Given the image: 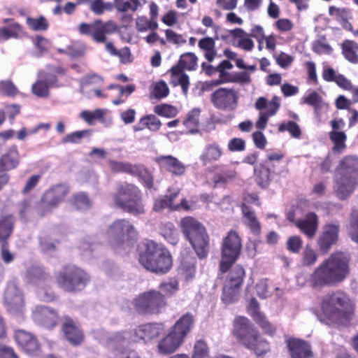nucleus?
<instances>
[{
    "label": "nucleus",
    "instance_id": "nucleus-41",
    "mask_svg": "<svg viewBox=\"0 0 358 358\" xmlns=\"http://www.w3.org/2000/svg\"><path fill=\"white\" fill-rule=\"evenodd\" d=\"M342 54L349 62L358 64V43L346 39L341 45Z\"/></svg>",
    "mask_w": 358,
    "mask_h": 358
},
{
    "label": "nucleus",
    "instance_id": "nucleus-35",
    "mask_svg": "<svg viewBox=\"0 0 358 358\" xmlns=\"http://www.w3.org/2000/svg\"><path fill=\"white\" fill-rule=\"evenodd\" d=\"M131 175L138 178L139 181L145 188L148 189L153 188L155 181L153 174L145 165L142 164H134Z\"/></svg>",
    "mask_w": 358,
    "mask_h": 358
},
{
    "label": "nucleus",
    "instance_id": "nucleus-29",
    "mask_svg": "<svg viewBox=\"0 0 358 358\" xmlns=\"http://www.w3.org/2000/svg\"><path fill=\"white\" fill-rule=\"evenodd\" d=\"M329 15L333 17L338 22L342 28L348 31H353V27L350 22L353 18L352 10L345 7H336L330 6L329 7Z\"/></svg>",
    "mask_w": 358,
    "mask_h": 358
},
{
    "label": "nucleus",
    "instance_id": "nucleus-42",
    "mask_svg": "<svg viewBox=\"0 0 358 358\" xmlns=\"http://www.w3.org/2000/svg\"><path fill=\"white\" fill-rule=\"evenodd\" d=\"M268 171V169L263 166L260 163L254 168L255 180L262 188L267 187L272 180L273 176Z\"/></svg>",
    "mask_w": 358,
    "mask_h": 358
},
{
    "label": "nucleus",
    "instance_id": "nucleus-23",
    "mask_svg": "<svg viewBox=\"0 0 358 358\" xmlns=\"http://www.w3.org/2000/svg\"><path fill=\"white\" fill-rule=\"evenodd\" d=\"M15 340L22 350L29 355H34L40 350L41 345L36 336L24 330L15 331Z\"/></svg>",
    "mask_w": 358,
    "mask_h": 358
},
{
    "label": "nucleus",
    "instance_id": "nucleus-14",
    "mask_svg": "<svg viewBox=\"0 0 358 358\" xmlns=\"http://www.w3.org/2000/svg\"><path fill=\"white\" fill-rule=\"evenodd\" d=\"M69 187L65 184H59L52 186L43 194L40 205L42 210L41 215L43 216L46 213L50 212L57 208L69 193Z\"/></svg>",
    "mask_w": 358,
    "mask_h": 358
},
{
    "label": "nucleus",
    "instance_id": "nucleus-53",
    "mask_svg": "<svg viewBox=\"0 0 358 358\" xmlns=\"http://www.w3.org/2000/svg\"><path fill=\"white\" fill-rule=\"evenodd\" d=\"M27 275L29 280L32 282L41 281L45 282L50 278V275L43 268L38 266L29 268Z\"/></svg>",
    "mask_w": 358,
    "mask_h": 358
},
{
    "label": "nucleus",
    "instance_id": "nucleus-18",
    "mask_svg": "<svg viewBox=\"0 0 358 358\" xmlns=\"http://www.w3.org/2000/svg\"><path fill=\"white\" fill-rule=\"evenodd\" d=\"M290 358H314L311 344L305 340L291 337L286 341Z\"/></svg>",
    "mask_w": 358,
    "mask_h": 358
},
{
    "label": "nucleus",
    "instance_id": "nucleus-16",
    "mask_svg": "<svg viewBox=\"0 0 358 358\" xmlns=\"http://www.w3.org/2000/svg\"><path fill=\"white\" fill-rule=\"evenodd\" d=\"M3 299L8 311L13 314L23 313L25 307L23 293L15 284L8 285Z\"/></svg>",
    "mask_w": 358,
    "mask_h": 358
},
{
    "label": "nucleus",
    "instance_id": "nucleus-38",
    "mask_svg": "<svg viewBox=\"0 0 358 358\" xmlns=\"http://www.w3.org/2000/svg\"><path fill=\"white\" fill-rule=\"evenodd\" d=\"M162 122L153 114L145 115L141 117L138 122L134 127L135 131L148 129L151 131H157L162 127Z\"/></svg>",
    "mask_w": 358,
    "mask_h": 358
},
{
    "label": "nucleus",
    "instance_id": "nucleus-15",
    "mask_svg": "<svg viewBox=\"0 0 358 358\" xmlns=\"http://www.w3.org/2000/svg\"><path fill=\"white\" fill-rule=\"evenodd\" d=\"M31 317L36 323L48 330L55 328L61 319L57 310L46 306H36Z\"/></svg>",
    "mask_w": 358,
    "mask_h": 358
},
{
    "label": "nucleus",
    "instance_id": "nucleus-21",
    "mask_svg": "<svg viewBox=\"0 0 358 358\" xmlns=\"http://www.w3.org/2000/svg\"><path fill=\"white\" fill-rule=\"evenodd\" d=\"M164 331V324L161 322H150L138 326L134 329L136 341H143L145 343L157 338Z\"/></svg>",
    "mask_w": 358,
    "mask_h": 358
},
{
    "label": "nucleus",
    "instance_id": "nucleus-47",
    "mask_svg": "<svg viewBox=\"0 0 358 358\" xmlns=\"http://www.w3.org/2000/svg\"><path fill=\"white\" fill-rule=\"evenodd\" d=\"M141 3L140 0H114V7L120 13L136 12Z\"/></svg>",
    "mask_w": 358,
    "mask_h": 358
},
{
    "label": "nucleus",
    "instance_id": "nucleus-33",
    "mask_svg": "<svg viewBox=\"0 0 358 358\" xmlns=\"http://www.w3.org/2000/svg\"><path fill=\"white\" fill-rule=\"evenodd\" d=\"M15 225L13 214L0 215V243H8L12 236Z\"/></svg>",
    "mask_w": 358,
    "mask_h": 358
},
{
    "label": "nucleus",
    "instance_id": "nucleus-24",
    "mask_svg": "<svg viewBox=\"0 0 358 358\" xmlns=\"http://www.w3.org/2000/svg\"><path fill=\"white\" fill-rule=\"evenodd\" d=\"M295 226L307 238L312 239L315 237L319 227V217L314 212L308 213L303 219H298Z\"/></svg>",
    "mask_w": 358,
    "mask_h": 358
},
{
    "label": "nucleus",
    "instance_id": "nucleus-56",
    "mask_svg": "<svg viewBox=\"0 0 358 358\" xmlns=\"http://www.w3.org/2000/svg\"><path fill=\"white\" fill-rule=\"evenodd\" d=\"M38 240L40 249L44 252L56 250V244L59 243V240L53 241L50 235L46 234L41 235Z\"/></svg>",
    "mask_w": 358,
    "mask_h": 358
},
{
    "label": "nucleus",
    "instance_id": "nucleus-59",
    "mask_svg": "<svg viewBox=\"0 0 358 358\" xmlns=\"http://www.w3.org/2000/svg\"><path fill=\"white\" fill-rule=\"evenodd\" d=\"M67 51L69 52V57L78 59L83 57L85 55L86 48L84 44L75 41L67 45Z\"/></svg>",
    "mask_w": 358,
    "mask_h": 358
},
{
    "label": "nucleus",
    "instance_id": "nucleus-43",
    "mask_svg": "<svg viewBox=\"0 0 358 358\" xmlns=\"http://www.w3.org/2000/svg\"><path fill=\"white\" fill-rule=\"evenodd\" d=\"M200 113V109L193 108L187 114L183 120V124L189 133L196 134L199 132Z\"/></svg>",
    "mask_w": 358,
    "mask_h": 358
},
{
    "label": "nucleus",
    "instance_id": "nucleus-61",
    "mask_svg": "<svg viewBox=\"0 0 358 358\" xmlns=\"http://www.w3.org/2000/svg\"><path fill=\"white\" fill-rule=\"evenodd\" d=\"M349 234L353 241L358 243V208L350 213Z\"/></svg>",
    "mask_w": 358,
    "mask_h": 358
},
{
    "label": "nucleus",
    "instance_id": "nucleus-60",
    "mask_svg": "<svg viewBox=\"0 0 358 358\" xmlns=\"http://www.w3.org/2000/svg\"><path fill=\"white\" fill-rule=\"evenodd\" d=\"M159 288L164 293V295L171 296L179 289V282L175 278L160 283Z\"/></svg>",
    "mask_w": 358,
    "mask_h": 358
},
{
    "label": "nucleus",
    "instance_id": "nucleus-8",
    "mask_svg": "<svg viewBox=\"0 0 358 358\" xmlns=\"http://www.w3.org/2000/svg\"><path fill=\"white\" fill-rule=\"evenodd\" d=\"M242 239L238 233L233 229L229 231L222 239L220 248L219 271L226 273L238 259L242 250Z\"/></svg>",
    "mask_w": 358,
    "mask_h": 358
},
{
    "label": "nucleus",
    "instance_id": "nucleus-9",
    "mask_svg": "<svg viewBox=\"0 0 358 358\" xmlns=\"http://www.w3.org/2000/svg\"><path fill=\"white\" fill-rule=\"evenodd\" d=\"M132 305L138 315H153L160 314L167 302L165 295L160 291L150 289L136 296Z\"/></svg>",
    "mask_w": 358,
    "mask_h": 358
},
{
    "label": "nucleus",
    "instance_id": "nucleus-48",
    "mask_svg": "<svg viewBox=\"0 0 358 358\" xmlns=\"http://www.w3.org/2000/svg\"><path fill=\"white\" fill-rule=\"evenodd\" d=\"M329 138L334 143V152H342L346 148L347 136L343 131H331L329 133Z\"/></svg>",
    "mask_w": 358,
    "mask_h": 358
},
{
    "label": "nucleus",
    "instance_id": "nucleus-44",
    "mask_svg": "<svg viewBox=\"0 0 358 358\" xmlns=\"http://www.w3.org/2000/svg\"><path fill=\"white\" fill-rule=\"evenodd\" d=\"M241 287L235 286L224 283L222 294V301L224 303L229 305L238 301Z\"/></svg>",
    "mask_w": 358,
    "mask_h": 358
},
{
    "label": "nucleus",
    "instance_id": "nucleus-55",
    "mask_svg": "<svg viewBox=\"0 0 358 358\" xmlns=\"http://www.w3.org/2000/svg\"><path fill=\"white\" fill-rule=\"evenodd\" d=\"M278 132L287 131L295 138H299L301 136V130L299 124L291 120L280 123L278 125Z\"/></svg>",
    "mask_w": 358,
    "mask_h": 358
},
{
    "label": "nucleus",
    "instance_id": "nucleus-62",
    "mask_svg": "<svg viewBox=\"0 0 358 358\" xmlns=\"http://www.w3.org/2000/svg\"><path fill=\"white\" fill-rule=\"evenodd\" d=\"M302 103L313 107L317 110H318L322 102V97L316 92L312 91L306 96L302 98Z\"/></svg>",
    "mask_w": 358,
    "mask_h": 358
},
{
    "label": "nucleus",
    "instance_id": "nucleus-27",
    "mask_svg": "<svg viewBox=\"0 0 358 358\" xmlns=\"http://www.w3.org/2000/svg\"><path fill=\"white\" fill-rule=\"evenodd\" d=\"M285 155L282 152H273L266 155V158L260 164L268 169L271 176H281L288 173V169L282 164L281 160Z\"/></svg>",
    "mask_w": 358,
    "mask_h": 358
},
{
    "label": "nucleus",
    "instance_id": "nucleus-64",
    "mask_svg": "<svg viewBox=\"0 0 358 358\" xmlns=\"http://www.w3.org/2000/svg\"><path fill=\"white\" fill-rule=\"evenodd\" d=\"M192 358H208V347L204 341L199 340L195 343Z\"/></svg>",
    "mask_w": 358,
    "mask_h": 358
},
{
    "label": "nucleus",
    "instance_id": "nucleus-20",
    "mask_svg": "<svg viewBox=\"0 0 358 358\" xmlns=\"http://www.w3.org/2000/svg\"><path fill=\"white\" fill-rule=\"evenodd\" d=\"M154 161L161 171H167L174 176H181L186 171L185 166L178 158L171 155L157 156Z\"/></svg>",
    "mask_w": 358,
    "mask_h": 358
},
{
    "label": "nucleus",
    "instance_id": "nucleus-13",
    "mask_svg": "<svg viewBox=\"0 0 358 358\" xmlns=\"http://www.w3.org/2000/svg\"><path fill=\"white\" fill-rule=\"evenodd\" d=\"M60 333L73 346L80 345L84 342L85 334L79 322L69 315H64L60 319Z\"/></svg>",
    "mask_w": 358,
    "mask_h": 358
},
{
    "label": "nucleus",
    "instance_id": "nucleus-40",
    "mask_svg": "<svg viewBox=\"0 0 358 358\" xmlns=\"http://www.w3.org/2000/svg\"><path fill=\"white\" fill-rule=\"evenodd\" d=\"M50 72L41 71L38 74V77L47 82L50 87H59L60 85L58 83L57 76H64L66 73V69L62 66H50Z\"/></svg>",
    "mask_w": 358,
    "mask_h": 358
},
{
    "label": "nucleus",
    "instance_id": "nucleus-57",
    "mask_svg": "<svg viewBox=\"0 0 358 358\" xmlns=\"http://www.w3.org/2000/svg\"><path fill=\"white\" fill-rule=\"evenodd\" d=\"M108 164L111 171L114 173H125L131 175L134 167V164L129 162H117L115 160H109Z\"/></svg>",
    "mask_w": 358,
    "mask_h": 358
},
{
    "label": "nucleus",
    "instance_id": "nucleus-58",
    "mask_svg": "<svg viewBox=\"0 0 358 358\" xmlns=\"http://www.w3.org/2000/svg\"><path fill=\"white\" fill-rule=\"evenodd\" d=\"M50 86L47 82L38 77V80L33 84L31 90L34 94L38 97H47L50 94Z\"/></svg>",
    "mask_w": 358,
    "mask_h": 358
},
{
    "label": "nucleus",
    "instance_id": "nucleus-12",
    "mask_svg": "<svg viewBox=\"0 0 358 358\" xmlns=\"http://www.w3.org/2000/svg\"><path fill=\"white\" fill-rule=\"evenodd\" d=\"M280 106L281 99L276 95H274L269 101L264 96L257 98L255 103V108L259 111V114L255 122V127L260 131L265 129L269 117L278 113Z\"/></svg>",
    "mask_w": 358,
    "mask_h": 358
},
{
    "label": "nucleus",
    "instance_id": "nucleus-32",
    "mask_svg": "<svg viewBox=\"0 0 358 358\" xmlns=\"http://www.w3.org/2000/svg\"><path fill=\"white\" fill-rule=\"evenodd\" d=\"M180 227L182 234L187 240L202 231L204 232V230H206V228L201 223L191 216L183 217L180 220Z\"/></svg>",
    "mask_w": 358,
    "mask_h": 358
},
{
    "label": "nucleus",
    "instance_id": "nucleus-19",
    "mask_svg": "<svg viewBox=\"0 0 358 358\" xmlns=\"http://www.w3.org/2000/svg\"><path fill=\"white\" fill-rule=\"evenodd\" d=\"M135 232L134 226L126 219L115 220L108 230V236L120 243L129 240Z\"/></svg>",
    "mask_w": 358,
    "mask_h": 358
},
{
    "label": "nucleus",
    "instance_id": "nucleus-3",
    "mask_svg": "<svg viewBox=\"0 0 358 358\" xmlns=\"http://www.w3.org/2000/svg\"><path fill=\"white\" fill-rule=\"evenodd\" d=\"M320 306L324 316L334 322H348L354 315L355 308L350 299L339 289L324 295Z\"/></svg>",
    "mask_w": 358,
    "mask_h": 358
},
{
    "label": "nucleus",
    "instance_id": "nucleus-17",
    "mask_svg": "<svg viewBox=\"0 0 358 358\" xmlns=\"http://www.w3.org/2000/svg\"><path fill=\"white\" fill-rule=\"evenodd\" d=\"M340 231V225L337 223H327L322 227L317 243L319 250L322 253H327L335 245L338 240Z\"/></svg>",
    "mask_w": 358,
    "mask_h": 358
},
{
    "label": "nucleus",
    "instance_id": "nucleus-49",
    "mask_svg": "<svg viewBox=\"0 0 358 358\" xmlns=\"http://www.w3.org/2000/svg\"><path fill=\"white\" fill-rule=\"evenodd\" d=\"M317 259L318 254L317 252L310 245H306L301 256V265L303 266H313L317 262Z\"/></svg>",
    "mask_w": 358,
    "mask_h": 358
},
{
    "label": "nucleus",
    "instance_id": "nucleus-6",
    "mask_svg": "<svg viewBox=\"0 0 358 358\" xmlns=\"http://www.w3.org/2000/svg\"><path fill=\"white\" fill-rule=\"evenodd\" d=\"M194 324V317L192 313L183 315L176 321L168 334L159 340L157 346V352L164 355L175 352L184 343Z\"/></svg>",
    "mask_w": 358,
    "mask_h": 358
},
{
    "label": "nucleus",
    "instance_id": "nucleus-11",
    "mask_svg": "<svg viewBox=\"0 0 358 358\" xmlns=\"http://www.w3.org/2000/svg\"><path fill=\"white\" fill-rule=\"evenodd\" d=\"M239 99L238 91L234 87H219L210 96L213 106L223 111L234 110Z\"/></svg>",
    "mask_w": 358,
    "mask_h": 358
},
{
    "label": "nucleus",
    "instance_id": "nucleus-63",
    "mask_svg": "<svg viewBox=\"0 0 358 358\" xmlns=\"http://www.w3.org/2000/svg\"><path fill=\"white\" fill-rule=\"evenodd\" d=\"M255 322L259 325L265 334L273 336L275 334L277 330L276 327L268 320L264 314L258 319H256Z\"/></svg>",
    "mask_w": 358,
    "mask_h": 358
},
{
    "label": "nucleus",
    "instance_id": "nucleus-26",
    "mask_svg": "<svg viewBox=\"0 0 358 358\" xmlns=\"http://www.w3.org/2000/svg\"><path fill=\"white\" fill-rule=\"evenodd\" d=\"M20 157L17 146H10L0 156V172H8L17 169L20 164Z\"/></svg>",
    "mask_w": 358,
    "mask_h": 358
},
{
    "label": "nucleus",
    "instance_id": "nucleus-36",
    "mask_svg": "<svg viewBox=\"0 0 358 358\" xmlns=\"http://www.w3.org/2000/svg\"><path fill=\"white\" fill-rule=\"evenodd\" d=\"M223 154V150L216 142L206 145L199 159L203 165L218 161Z\"/></svg>",
    "mask_w": 358,
    "mask_h": 358
},
{
    "label": "nucleus",
    "instance_id": "nucleus-1",
    "mask_svg": "<svg viewBox=\"0 0 358 358\" xmlns=\"http://www.w3.org/2000/svg\"><path fill=\"white\" fill-rule=\"evenodd\" d=\"M350 257L348 254L334 252L324 259L310 275L307 282L315 290L336 287L348 276Z\"/></svg>",
    "mask_w": 358,
    "mask_h": 358
},
{
    "label": "nucleus",
    "instance_id": "nucleus-45",
    "mask_svg": "<svg viewBox=\"0 0 358 358\" xmlns=\"http://www.w3.org/2000/svg\"><path fill=\"white\" fill-rule=\"evenodd\" d=\"M22 31V26L13 22L7 27H0V41L10 38H17Z\"/></svg>",
    "mask_w": 358,
    "mask_h": 358
},
{
    "label": "nucleus",
    "instance_id": "nucleus-50",
    "mask_svg": "<svg viewBox=\"0 0 358 358\" xmlns=\"http://www.w3.org/2000/svg\"><path fill=\"white\" fill-rule=\"evenodd\" d=\"M176 196V194H173L170 196H164V197L155 200L153 206V210L155 211H160L161 210L166 208L173 210H178V206L173 205V201Z\"/></svg>",
    "mask_w": 358,
    "mask_h": 358
},
{
    "label": "nucleus",
    "instance_id": "nucleus-31",
    "mask_svg": "<svg viewBox=\"0 0 358 358\" xmlns=\"http://www.w3.org/2000/svg\"><path fill=\"white\" fill-rule=\"evenodd\" d=\"M94 27L92 38L96 43H104L106 41V34L114 32L117 27L112 20L103 22L101 20H94Z\"/></svg>",
    "mask_w": 358,
    "mask_h": 358
},
{
    "label": "nucleus",
    "instance_id": "nucleus-22",
    "mask_svg": "<svg viewBox=\"0 0 358 358\" xmlns=\"http://www.w3.org/2000/svg\"><path fill=\"white\" fill-rule=\"evenodd\" d=\"M358 185V180L337 174L334 178V192L341 200L348 199Z\"/></svg>",
    "mask_w": 358,
    "mask_h": 358
},
{
    "label": "nucleus",
    "instance_id": "nucleus-7",
    "mask_svg": "<svg viewBox=\"0 0 358 358\" xmlns=\"http://www.w3.org/2000/svg\"><path fill=\"white\" fill-rule=\"evenodd\" d=\"M90 280V275L84 269L74 264L64 266L56 276L58 286L69 293L83 291Z\"/></svg>",
    "mask_w": 358,
    "mask_h": 358
},
{
    "label": "nucleus",
    "instance_id": "nucleus-25",
    "mask_svg": "<svg viewBox=\"0 0 358 358\" xmlns=\"http://www.w3.org/2000/svg\"><path fill=\"white\" fill-rule=\"evenodd\" d=\"M336 171L338 175L358 180V157L348 155L342 157L336 167Z\"/></svg>",
    "mask_w": 358,
    "mask_h": 358
},
{
    "label": "nucleus",
    "instance_id": "nucleus-5",
    "mask_svg": "<svg viewBox=\"0 0 358 358\" xmlns=\"http://www.w3.org/2000/svg\"><path fill=\"white\" fill-rule=\"evenodd\" d=\"M111 196L114 206L124 213L134 216H141L146 213L142 191L134 183H119Z\"/></svg>",
    "mask_w": 358,
    "mask_h": 358
},
{
    "label": "nucleus",
    "instance_id": "nucleus-37",
    "mask_svg": "<svg viewBox=\"0 0 358 358\" xmlns=\"http://www.w3.org/2000/svg\"><path fill=\"white\" fill-rule=\"evenodd\" d=\"M218 38L217 34H215L214 38L206 36L198 42V47L203 52L204 57L208 62H212L217 56L215 41Z\"/></svg>",
    "mask_w": 358,
    "mask_h": 358
},
{
    "label": "nucleus",
    "instance_id": "nucleus-46",
    "mask_svg": "<svg viewBox=\"0 0 358 358\" xmlns=\"http://www.w3.org/2000/svg\"><path fill=\"white\" fill-rule=\"evenodd\" d=\"M70 202L71 204L78 210H87L92 206V201L85 192L74 194Z\"/></svg>",
    "mask_w": 358,
    "mask_h": 358
},
{
    "label": "nucleus",
    "instance_id": "nucleus-54",
    "mask_svg": "<svg viewBox=\"0 0 358 358\" xmlns=\"http://www.w3.org/2000/svg\"><path fill=\"white\" fill-rule=\"evenodd\" d=\"M26 22L29 28L35 31H46L49 27L47 19L43 15L36 18L28 17Z\"/></svg>",
    "mask_w": 358,
    "mask_h": 358
},
{
    "label": "nucleus",
    "instance_id": "nucleus-4",
    "mask_svg": "<svg viewBox=\"0 0 358 358\" xmlns=\"http://www.w3.org/2000/svg\"><path fill=\"white\" fill-rule=\"evenodd\" d=\"M138 261L146 270L159 275L167 273L173 266L172 256L169 250L152 240L143 243Z\"/></svg>",
    "mask_w": 358,
    "mask_h": 358
},
{
    "label": "nucleus",
    "instance_id": "nucleus-34",
    "mask_svg": "<svg viewBox=\"0 0 358 358\" xmlns=\"http://www.w3.org/2000/svg\"><path fill=\"white\" fill-rule=\"evenodd\" d=\"M241 210L244 224L250 229V231L254 235L259 236L262 227L255 212L245 203L241 206Z\"/></svg>",
    "mask_w": 358,
    "mask_h": 358
},
{
    "label": "nucleus",
    "instance_id": "nucleus-52",
    "mask_svg": "<svg viewBox=\"0 0 358 358\" xmlns=\"http://www.w3.org/2000/svg\"><path fill=\"white\" fill-rule=\"evenodd\" d=\"M136 28L138 32L155 31L158 28V23L157 20H152L145 16H139L136 20Z\"/></svg>",
    "mask_w": 358,
    "mask_h": 358
},
{
    "label": "nucleus",
    "instance_id": "nucleus-2",
    "mask_svg": "<svg viewBox=\"0 0 358 358\" xmlns=\"http://www.w3.org/2000/svg\"><path fill=\"white\" fill-rule=\"evenodd\" d=\"M231 334L241 345L257 357H264L271 351L270 343L246 317L237 316L234 318Z\"/></svg>",
    "mask_w": 358,
    "mask_h": 358
},
{
    "label": "nucleus",
    "instance_id": "nucleus-51",
    "mask_svg": "<svg viewBox=\"0 0 358 358\" xmlns=\"http://www.w3.org/2000/svg\"><path fill=\"white\" fill-rule=\"evenodd\" d=\"M154 113L160 116L166 118L175 117L178 114V108L168 103H161L154 107Z\"/></svg>",
    "mask_w": 358,
    "mask_h": 358
},
{
    "label": "nucleus",
    "instance_id": "nucleus-30",
    "mask_svg": "<svg viewBox=\"0 0 358 358\" xmlns=\"http://www.w3.org/2000/svg\"><path fill=\"white\" fill-rule=\"evenodd\" d=\"M192 248L200 259H206L210 251V237L206 231H202L199 234L188 240Z\"/></svg>",
    "mask_w": 358,
    "mask_h": 358
},
{
    "label": "nucleus",
    "instance_id": "nucleus-39",
    "mask_svg": "<svg viewBox=\"0 0 358 358\" xmlns=\"http://www.w3.org/2000/svg\"><path fill=\"white\" fill-rule=\"evenodd\" d=\"M227 272L228 274L224 283L231 285L234 287H242L245 277L244 268L241 264H234Z\"/></svg>",
    "mask_w": 358,
    "mask_h": 358
},
{
    "label": "nucleus",
    "instance_id": "nucleus-10",
    "mask_svg": "<svg viewBox=\"0 0 358 358\" xmlns=\"http://www.w3.org/2000/svg\"><path fill=\"white\" fill-rule=\"evenodd\" d=\"M198 58L193 52H185L180 55L176 64L173 66L169 72L171 83L174 85H180L182 92L187 94L189 86V78L185 71H194L197 67Z\"/></svg>",
    "mask_w": 358,
    "mask_h": 358
},
{
    "label": "nucleus",
    "instance_id": "nucleus-28",
    "mask_svg": "<svg viewBox=\"0 0 358 358\" xmlns=\"http://www.w3.org/2000/svg\"><path fill=\"white\" fill-rule=\"evenodd\" d=\"M178 271L186 281L194 278L196 272V257L187 252L182 253Z\"/></svg>",
    "mask_w": 358,
    "mask_h": 358
}]
</instances>
